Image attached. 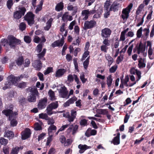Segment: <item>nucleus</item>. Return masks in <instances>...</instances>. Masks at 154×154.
<instances>
[{
  "label": "nucleus",
  "mask_w": 154,
  "mask_h": 154,
  "mask_svg": "<svg viewBox=\"0 0 154 154\" xmlns=\"http://www.w3.org/2000/svg\"><path fill=\"white\" fill-rule=\"evenodd\" d=\"M25 77V75H21L16 77L11 75L7 78V81L5 83V86L3 88V89L5 90L7 88H11L13 85H16L17 82L19 81Z\"/></svg>",
  "instance_id": "1"
},
{
  "label": "nucleus",
  "mask_w": 154,
  "mask_h": 154,
  "mask_svg": "<svg viewBox=\"0 0 154 154\" xmlns=\"http://www.w3.org/2000/svg\"><path fill=\"white\" fill-rule=\"evenodd\" d=\"M13 106L11 105L9 106L8 109L2 111V113L6 115V116H9V119L10 121V124L11 126L14 127L16 126L17 123L15 116L17 115L16 112L13 113L12 110L13 109Z\"/></svg>",
  "instance_id": "2"
},
{
  "label": "nucleus",
  "mask_w": 154,
  "mask_h": 154,
  "mask_svg": "<svg viewBox=\"0 0 154 154\" xmlns=\"http://www.w3.org/2000/svg\"><path fill=\"white\" fill-rule=\"evenodd\" d=\"M2 45L5 46V43L9 45L11 48H14L17 45L20 44L21 43L20 40L17 39L14 36L12 35L8 36L7 39L5 40L2 39L1 40Z\"/></svg>",
  "instance_id": "3"
},
{
  "label": "nucleus",
  "mask_w": 154,
  "mask_h": 154,
  "mask_svg": "<svg viewBox=\"0 0 154 154\" xmlns=\"http://www.w3.org/2000/svg\"><path fill=\"white\" fill-rule=\"evenodd\" d=\"M65 24L63 23L60 28V31L62 33L61 34L62 36V37L60 40L56 41L52 43L51 44L52 47L54 48L57 46H62L63 45L64 43L63 36H66L67 33V31L66 30H65Z\"/></svg>",
  "instance_id": "4"
},
{
  "label": "nucleus",
  "mask_w": 154,
  "mask_h": 154,
  "mask_svg": "<svg viewBox=\"0 0 154 154\" xmlns=\"http://www.w3.org/2000/svg\"><path fill=\"white\" fill-rule=\"evenodd\" d=\"M133 6V4L131 3L127 7L123 9L121 17L124 20H126L128 18L129 14Z\"/></svg>",
  "instance_id": "5"
},
{
  "label": "nucleus",
  "mask_w": 154,
  "mask_h": 154,
  "mask_svg": "<svg viewBox=\"0 0 154 154\" xmlns=\"http://www.w3.org/2000/svg\"><path fill=\"white\" fill-rule=\"evenodd\" d=\"M71 115L69 114V112H66L63 113V116L67 119L68 121L69 122H73L76 117V112L74 109L71 110Z\"/></svg>",
  "instance_id": "6"
},
{
  "label": "nucleus",
  "mask_w": 154,
  "mask_h": 154,
  "mask_svg": "<svg viewBox=\"0 0 154 154\" xmlns=\"http://www.w3.org/2000/svg\"><path fill=\"white\" fill-rule=\"evenodd\" d=\"M26 10L24 7H20L18 10L14 12V18L18 19L21 18L22 16H23Z\"/></svg>",
  "instance_id": "7"
},
{
  "label": "nucleus",
  "mask_w": 154,
  "mask_h": 154,
  "mask_svg": "<svg viewBox=\"0 0 154 154\" xmlns=\"http://www.w3.org/2000/svg\"><path fill=\"white\" fill-rule=\"evenodd\" d=\"M58 91L60 97L66 99L69 98V96L68 95V92L66 88L64 86H61L60 88L58 89Z\"/></svg>",
  "instance_id": "8"
},
{
  "label": "nucleus",
  "mask_w": 154,
  "mask_h": 154,
  "mask_svg": "<svg viewBox=\"0 0 154 154\" xmlns=\"http://www.w3.org/2000/svg\"><path fill=\"white\" fill-rule=\"evenodd\" d=\"M24 18L30 26L34 24V15L31 12L28 13L24 16Z\"/></svg>",
  "instance_id": "9"
},
{
  "label": "nucleus",
  "mask_w": 154,
  "mask_h": 154,
  "mask_svg": "<svg viewBox=\"0 0 154 154\" xmlns=\"http://www.w3.org/2000/svg\"><path fill=\"white\" fill-rule=\"evenodd\" d=\"M96 12V10L93 9L90 11L89 10H83L82 12V16L84 17L83 19L85 20L87 19L88 16L91 14H93Z\"/></svg>",
  "instance_id": "10"
},
{
  "label": "nucleus",
  "mask_w": 154,
  "mask_h": 154,
  "mask_svg": "<svg viewBox=\"0 0 154 154\" xmlns=\"http://www.w3.org/2000/svg\"><path fill=\"white\" fill-rule=\"evenodd\" d=\"M38 93L36 89L34 90L33 92L30 93L28 98V100L31 102H34L36 100V97L35 95L38 96Z\"/></svg>",
  "instance_id": "11"
},
{
  "label": "nucleus",
  "mask_w": 154,
  "mask_h": 154,
  "mask_svg": "<svg viewBox=\"0 0 154 154\" xmlns=\"http://www.w3.org/2000/svg\"><path fill=\"white\" fill-rule=\"evenodd\" d=\"M96 22L94 20H92L90 21H86L84 24V29L85 30L91 28L96 25Z\"/></svg>",
  "instance_id": "12"
},
{
  "label": "nucleus",
  "mask_w": 154,
  "mask_h": 154,
  "mask_svg": "<svg viewBox=\"0 0 154 154\" xmlns=\"http://www.w3.org/2000/svg\"><path fill=\"white\" fill-rule=\"evenodd\" d=\"M47 102V99L46 98H44L40 100L38 103V107L40 109L45 108Z\"/></svg>",
  "instance_id": "13"
},
{
  "label": "nucleus",
  "mask_w": 154,
  "mask_h": 154,
  "mask_svg": "<svg viewBox=\"0 0 154 154\" xmlns=\"http://www.w3.org/2000/svg\"><path fill=\"white\" fill-rule=\"evenodd\" d=\"M31 133L30 129L26 128L24 131H23L21 134V138L23 140H25L29 137Z\"/></svg>",
  "instance_id": "14"
},
{
  "label": "nucleus",
  "mask_w": 154,
  "mask_h": 154,
  "mask_svg": "<svg viewBox=\"0 0 154 154\" xmlns=\"http://www.w3.org/2000/svg\"><path fill=\"white\" fill-rule=\"evenodd\" d=\"M111 33V31L110 29L105 28L103 29L101 31V35L102 37L108 38L109 37Z\"/></svg>",
  "instance_id": "15"
},
{
  "label": "nucleus",
  "mask_w": 154,
  "mask_h": 154,
  "mask_svg": "<svg viewBox=\"0 0 154 154\" xmlns=\"http://www.w3.org/2000/svg\"><path fill=\"white\" fill-rule=\"evenodd\" d=\"M145 48L141 45H139L137 49V53L139 54H140L144 57L146 55V52L145 51Z\"/></svg>",
  "instance_id": "16"
},
{
  "label": "nucleus",
  "mask_w": 154,
  "mask_h": 154,
  "mask_svg": "<svg viewBox=\"0 0 154 154\" xmlns=\"http://www.w3.org/2000/svg\"><path fill=\"white\" fill-rule=\"evenodd\" d=\"M78 128V126L77 125H75L74 126L72 125L67 129V131L69 133L72 132V134L74 135L77 132Z\"/></svg>",
  "instance_id": "17"
},
{
  "label": "nucleus",
  "mask_w": 154,
  "mask_h": 154,
  "mask_svg": "<svg viewBox=\"0 0 154 154\" xmlns=\"http://www.w3.org/2000/svg\"><path fill=\"white\" fill-rule=\"evenodd\" d=\"M34 42L35 43L43 44L45 42L46 40L44 36H42L41 38L37 36H35L34 37Z\"/></svg>",
  "instance_id": "18"
},
{
  "label": "nucleus",
  "mask_w": 154,
  "mask_h": 154,
  "mask_svg": "<svg viewBox=\"0 0 154 154\" xmlns=\"http://www.w3.org/2000/svg\"><path fill=\"white\" fill-rule=\"evenodd\" d=\"M78 147L80 149L79 151V153H82L86 149L91 148V147L88 146L85 144H80L79 145Z\"/></svg>",
  "instance_id": "19"
},
{
  "label": "nucleus",
  "mask_w": 154,
  "mask_h": 154,
  "mask_svg": "<svg viewBox=\"0 0 154 154\" xmlns=\"http://www.w3.org/2000/svg\"><path fill=\"white\" fill-rule=\"evenodd\" d=\"M130 72L132 74H136L138 77V79L137 81H139L141 77V72L140 71L133 68L131 69Z\"/></svg>",
  "instance_id": "20"
},
{
  "label": "nucleus",
  "mask_w": 154,
  "mask_h": 154,
  "mask_svg": "<svg viewBox=\"0 0 154 154\" xmlns=\"http://www.w3.org/2000/svg\"><path fill=\"white\" fill-rule=\"evenodd\" d=\"M32 66L35 69L38 70H39L42 67V64L39 60H36L32 63Z\"/></svg>",
  "instance_id": "21"
},
{
  "label": "nucleus",
  "mask_w": 154,
  "mask_h": 154,
  "mask_svg": "<svg viewBox=\"0 0 154 154\" xmlns=\"http://www.w3.org/2000/svg\"><path fill=\"white\" fill-rule=\"evenodd\" d=\"M66 72V70L65 69H59L56 71L55 76L58 78L61 77Z\"/></svg>",
  "instance_id": "22"
},
{
  "label": "nucleus",
  "mask_w": 154,
  "mask_h": 154,
  "mask_svg": "<svg viewBox=\"0 0 154 154\" xmlns=\"http://www.w3.org/2000/svg\"><path fill=\"white\" fill-rule=\"evenodd\" d=\"M62 19L63 21H71L73 18L72 16L69 15L68 12H65L63 14L62 17Z\"/></svg>",
  "instance_id": "23"
},
{
  "label": "nucleus",
  "mask_w": 154,
  "mask_h": 154,
  "mask_svg": "<svg viewBox=\"0 0 154 154\" xmlns=\"http://www.w3.org/2000/svg\"><path fill=\"white\" fill-rule=\"evenodd\" d=\"M119 4L116 2H114L111 5L109 8V11H115L118 10L119 7Z\"/></svg>",
  "instance_id": "24"
},
{
  "label": "nucleus",
  "mask_w": 154,
  "mask_h": 154,
  "mask_svg": "<svg viewBox=\"0 0 154 154\" xmlns=\"http://www.w3.org/2000/svg\"><path fill=\"white\" fill-rule=\"evenodd\" d=\"M103 12V8L102 7H99L98 9L97 10L96 13L94 14L93 17L95 18H100Z\"/></svg>",
  "instance_id": "25"
},
{
  "label": "nucleus",
  "mask_w": 154,
  "mask_h": 154,
  "mask_svg": "<svg viewBox=\"0 0 154 154\" xmlns=\"http://www.w3.org/2000/svg\"><path fill=\"white\" fill-rule=\"evenodd\" d=\"M23 148V146H16L12 148L11 152V154H17L20 150H22Z\"/></svg>",
  "instance_id": "26"
},
{
  "label": "nucleus",
  "mask_w": 154,
  "mask_h": 154,
  "mask_svg": "<svg viewBox=\"0 0 154 154\" xmlns=\"http://www.w3.org/2000/svg\"><path fill=\"white\" fill-rule=\"evenodd\" d=\"M146 61L144 58H140L138 59V65L139 68L145 67L146 66Z\"/></svg>",
  "instance_id": "27"
},
{
  "label": "nucleus",
  "mask_w": 154,
  "mask_h": 154,
  "mask_svg": "<svg viewBox=\"0 0 154 154\" xmlns=\"http://www.w3.org/2000/svg\"><path fill=\"white\" fill-rule=\"evenodd\" d=\"M4 136L10 139H12L14 137V134L13 132L11 131H5Z\"/></svg>",
  "instance_id": "28"
},
{
  "label": "nucleus",
  "mask_w": 154,
  "mask_h": 154,
  "mask_svg": "<svg viewBox=\"0 0 154 154\" xmlns=\"http://www.w3.org/2000/svg\"><path fill=\"white\" fill-rule=\"evenodd\" d=\"M130 79L131 81L133 82V83H129V86L132 87L134 85H135L136 83L138 82V81H137L138 79V77L136 78V79L135 80V78L134 76L133 75L130 76Z\"/></svg>",
  "instance_id": "29"
},
{
  "label": "nucleus",
  "mask_w": 154,
  "mask_h": 154,
  "mask_svg": "<svg viewBox=\"0 0 154 154\" xmlns=\"http://www.w3.org/2000/svg\"><path fill=\"white\" fill-rule=\"evenodd\" d=\"M67 8L68 10L72 11L74 13H75L77 11V7L76 6H73L71 5H68Z\"/></svg>",
  "instance_id": "30"
},
{
  "label": "nucleus",
  "mask_w": 154,
  "mask_h": 154,
  "mask_svg": "<svg viewBox=\"0 0 154 154\" xmlns=\"http://www.w3.org/2000/svg\"><path fill=\"white\" fill-rule=\"evenodd\" d=\"M48 94L49 95L50 100L52 101H54L56 99V97L55 95L54 92L50 90L48 92Z\"/></svg>",
  "instance_id": "31"
},
{
  "label": "nucleus",
  "mask_w": 154,
  "mask_h": 154,
  "mask_svg": "<svg viewBox=\"0 0 154 154\" xmlns=\"http://www.w3.org/2000/svg\"><path fill=\"white\" fill-rule=\"evenodd\" d=\"M121 80L122 84H123L126 87L129 86V84L127 83L129 80V77L128 75H127L125 76L124 80L123 81L122 78L121 79Z\"/></svg>",
  "instance_id": "32"
},
{
  "label": "nucleus",
  "mask_w": 154,
  "mask_h": 154,
  "mask_svg": "<svg viewBox=\"0 0 154 154\" xmlns=\"http://www.w3.org/2000/svg\"><path fill=\"white\" fill-rule=\"evenodd\" d=\"M63 8V4L62 2H60L58 3L56 5L55 7V10L56 11H59L62 10Z\"/></svg>",
  "instance_id": "33"
},
{
  "label": "nucleus",
  "mask_w": 154,
  "mask_h": 154,
  "mask_svg": "<svg viewBox=\"0 0 154 154\" xmlns=\"http://www.w3.org/2000/svg\"><path fill=\"white\" fill-rule=\"evenodd\" d=\"M112 81V76L111 75H109L107 77L106 84L108 87L111 86Z\"/></svg>",
  "instance_id": "34"
},
{
  "label": "nucleus",
  "mask_w": 154,
  "mask_h": 154,
  "mask_svg": "<svg viewBox=\"0 0 154 154\" xmlns=\"http://www.w3.org/2000/svg\"><path fill=\"white\" fill-rule=\"evenodd\" d=\"M52 21V19L51 18L47 22L46 26L44 27V29L46 30H48L50 29L51 26V22Z\"/></svg>",
  "instance_id": "35"
},
{
  "label": "nucleus",
  "mask_w": 154,
  "mask_h": 154,
  "mask_svg": "<svg viewBox=\"0 0 154 154\" xmlns=\"http://www.w3.org/2000/svg\"><path fill=\"white\" fill-rule=\"evenodd\" d=\"M106 59L108 60V64L109 66L112 64L113 61V58L109 56L108 54H107L105 55Z\"/></svg>",
  "instance_id": "36"
},
{
  "label": "nucleus",
  "mask_w": 154,
  "mask_h": 154,
  "mask_svg": "<svg viewBox=\"0 0 154 154\" xmlns=\"http://www.w3.org/2000/svg\"><path fill=\"white\" fill-rule=\"evenodd\" d=\"M39 118L47 120L48 119V115L45 113H41L38 115Z\"/></svg>",
  "instance_id": "37"
},
{
  "label": "nucleus",
  "mask_w": 154,
  "mask_h": 154,
  "mask_svg": "<svg viewBox=\"0 0 154 154\" xmlns=\"http://www.w3.org/2000/svg\"><path fill=\"white\" fill-rule=\"evenodd\" d=\"M144 5L143 4H141L138 7L136 12V15H139L142 11L144 7Z\"/></svg>",
  "instance_id": "38"
},
{
  "label": "nucleus",
  "mask_w": 154,
  "mask_h": 154,
  "mask_svg": "<svg viewBox=\"0 0 154 154\" xmlns=\"http://www.w3.org/2000/svg\"><path fill=\"white\" fill-rule=\"evenodd\" d=\"M43 3V1L42 0L40 1L39 4L37 5L36 9L35 10V12L38 13L39 11H41L42 8V6Z\"/></svg>",
  "instance_id": "39"
},
{
  "label": "nucleus",
  "mask_w": 154,
  "mask_h": 154,
  "mask_svg": "<svg viewBox=\"0 0 154 154\" xmlns=\"http://www.w3.org/2000/svg\"><path fill=\"white\" fill-rule=\"evenodd\" d=\"M42 124V122L39 123L36 122L35 124L34 129L37 131L40 130L42 129L41 125Z\"/></svg>",
  "instance_id": "40"
},
{
  "label": "nucleus",
  "mask_w": 154,
  "mask_h": 154,
  "mask_svg": "<svg viewBox=\"0 0 154 154\" xmlns=\"http://www.w3.org/2000/svg\"><path fill=\"white\" fill-rule=\"evenodd\" d=\"M111 5V2L110 0H107L104 3V10H109V6Z\"/></svg>",
  "instance_id": "41"
},
{
  "label": "nucleus",
  "mask_w": 154,
  "mask_h": 154,
  "mask_svg": "<svg viewBox=\"0 0 154 154\" xmlns=\"http://www.w3.org/2000/svg\"><path fill=\"white\" fill-rule=\"evenodd\" d=\"M51 108L53 109H56L58 106V102L56 101L50 104L49 105Z\"/></svg>",
  "instance_id": "42"
},
{
  "label": "nucleus",
  "mask_w": 154,
  "mask_h": 154,
  "mask_svg": "<svg viewBox=\"0 0 154 154\" xmlns=\"http://www.w3.org/2000/svg\"><path fill=\"white\" fill-rule=\"evenodd\" d=\"M52 109H53L48 106L47 107L46 109V113L47 114L49 115H51L54 113H55V112H53L52 111Z\"/></svg>",
  "instance_id": "43"
},
{
  "label": "nucleus",
  "mask_w": 154,
  "mask_h": 154,
  "mask_svg": "<svg viewBox=\"0 0 154 154\" xmlns=\"http://www.w3.org/2000/svg\"><path fill=\"white\" fill-rule=\"evenodd\" d=\"M23 58L22 57H20L16 60V63L18 66H20L23 64Z\"/></svg>",
  "instance_id": "44"
},
{
  "label": "nucleus",
  "mask_w": 154,
  "mask_h": 154,
  "mask_svg": "<svg viewBox=\"0 0 154 154\" xmlns=\"http://www.w3.org/2000/svg\"><path fill=\"white\" fill-rule=\"evenodd\" d=\"M8 143V140L4 138L1 137L0 138V143L1 144L4 145H6Z\"/></svg>",
  "instance_id": "45"
},
{
  "label": "nucleus",
  "mask_w": 154,
  "mask_h": 154,
  "mask_svg": "<svg viewBox=\"0 0 154 154\" xmlns=\"http://www.w3.org/2000/svg\"><path fill=\"white\" fill-rule=\"evenodd\" d=\"M16 85H17L18 87L20 88H23L26 87V83L25 82H22L18 84H17Z\"/></svg>",
  "instance_id": "46"
},
{
  "label": "nucleus",
  "mask_w": 154,
  "mask_h": 154,
  "mask_svg": "<svg viewBox=\"0 0 154 154\" xmlns=\"http://www.w3.org/2000/svg\"><path fill=\"white\" fill-rule=\"evenodd\" d=\"M30 64L29 60L28 59H26L24 61H23V64L25 67H27L29 66Z\"/></svg>",
  "instance_id": "47"
},
{
  "label": "nucleus",
  "mask_w": 154,
  "mask_h": 154,
  "mask_svg": "<svg viewBox=\"0 0 154 154\" xmlns=\"http://www.w3.org/2000/svg\"><path fill=\"white\" fill-rule=\"evenodd\" d=\"M90 56H88L83 63V66L85 69H86L88 65Z\"/></svg>",
  "instance_id": "48"
},
{
  "label": "nucleus",
  "mask_w": 154,
  "mask_h": 154,
  "mask_svg": "<svg viewBox=\"0 0 154 154\" xmlns=\"http://www.w3.org/2000/svg\"><path fill=\"white\" fill-rule=\"evenodd\" d=\"M125 36L126 34L122 32L120 36L119 41L122 42L124 41L126 39Z\"/></svg>",
  "instance_id": "49"
},
{
  "label": "nucleus",
  "mask_w": 154,
  "mask_h": 154,
  "mask_svg": "<svg viewBox=\"0 0 154 154\" xmlns=\"http://www.w3.org/2000/svg\"><path fill=\"white\" fill-rule=\"evenodd\" d=\"M53 71V68L51 67H48L44 71V74L45 75H47Z\"/></svg>",
  "instance_id": "50"
},
{
  "label": "nucleus",
  "mask_w": 154,
  "mask_h": 154,
  "mask_svg": "<svg viewBox=\"0 0 154 154\" xmlns=\"http://www.w3.org/2000/svg\"><path fill=\"white\" fill-rule=\"evenodd\" d=\"M46 51V50L45 48H44L43 49L42 52L38 54V56L39 58H41L43 57L45 55V54Z\"/></svg>",
  "instance_id": "51"
},
{
  "label": "nucleus",
  "mask_w": 154,
  "mask_h": 154,
  "mask_svg": "<svg viewBox=\"0 0 154 154\" xmlns=\"http://www.w3.org/2000/svg\"><path fill=\"white\" fill-rule=\"evenodd\" d=\"M89 54V52L88 51H85L83 54L81 60L83 61L85 59L88 57Z\"/></svg>",
  "instance_id": "52"
},
{
  "label": "nucleus",
  "mask_w": 154,
  "mask_h": 154,
  "mask_svg": "<svg viewBox=\"0 0 154 154\" xmlns=\"http://www.w3.org/2000/svg\"><path fill=\"white\" fill-rule=\"evenodd\" d=\"M113 143L115 145H117L120 143V140L119 138L115 137L113 140Z\"/></svg>",
  "instance_id": "53"
},
{
  "label": "nucleus",
  "mask_w": 154,
  "mask_h": 154,
  "mask_svg": "<svg viewBox=\"0 0 154 154\" xmlns=\"http://www.w3.org/2000/svg\"><path fill=\"white\" fill-rule=\"evenodd\" d=\"M24 40L25 42L27 43H30L31 41V39L28 36H25L24 38Z\"/></svg>",
  "instance_id": "54"
},
{
  "label": "nucleus",
  "mask_w": 154,
  "mask_h": 154,
  "mask_svg": "<svg viewBox=\"0 0 154 154\" xmlns=\"http://www.w3.org/2000/svg\"><path fill=\"white\" fill-rule=\"evenodd\" d=\"M80 79L83 83H85L87 79L85 78V75L84 73H82L80 76Z\"/></svg>",
  "instance_id": "55"
},
{
  "label": "nucleus",
  "mask_w": 154,
  "mask_h": 154,
  "mask_svg": "<svg viewBox=\"0 0 154 154\" xmlns=\"http://www.w3.org/2000/svg\"><path fill=\"white\" fill-rule=\"evenodd\" d=\"M43 44H39L37 46L36 48V51L38 53L40 52L42 48Z\"/></svg>",
  "instance_id": "56"
},
{
  "label": "nucleus",
  "mask_w": 154,
  "mask_h": 154,
  "mask_svg": "<svg viewBox=\"0 0 154 154\" xmlns=\"http://www.w3.org/2000/svg\"><path fill=\"white\" fill-rule=\"evenodd\" d=\"M19 28L21 31H23L25 30L26 28L25 23L23 22L21 23L20 24Z\"/></svg>",
  "instance_id": "57"
},
{
  "label": "nucleus",
  "mask_w": 154,
  "mask_h": 154,
  "mask_svg": "<svg viewBox=\"0 0 154 154\" xmlns=\"http://www.w3.org/2000/svg\"><path fill=\"white\" fill-rule=\"evenodd\" d=\"M123 59V55H120V56H119L116 60V63L117 64H119L120 62H121Z\"/></svg>",
  "instance_id": "58"
},
{
  "label": "nucleus",
  "mask_w": 154,
  "mask_h": 154,
  "mask_svg": "<svg viewBox=\"0 0 154 154\" xmlns=\"http://www.w3.org/2000/svg\"><path fill=\"white\" fill-rule=\"evenodd\" d=\"M142 27H140L137 31V37L139 38L142 35Z\"/></svg>",
  "instance_id": "59"
},
{
  "label": "nucleus",
  "mask_w": 154,
  "mask_h": 154,
  "mask_svg": "<svg viewBox=\"0 0 154 154\" xmlns=\"http://www.w3.org/2000/svg\"><path fill=\"white\" fill-rule=\"evenodd\" d=\"M108 46H106V45H102L101 46V51L104 52H106L108 48L107 47Z\"/></svg>",
  "instance_id": "60"
},
{
  "label": "nucleus",
  "mask_w": 154,
  "mask_h": 154,
  "mask_svg": "<svg viewBox=\"0 0 154 154\" xmlns=\"http://www.w3.org/2000/svg\"><path fill=\"white\" fill-rule=\"evenodd\" d=\"M133 47V45L132 44L130 46L128 50L127 53L128 55L130 56L131 54L132 49Z\"/></svg>",
  "instance_id": "61"
},
{
  "label": "nucleus",
  "mask_w": 154,
  "mask_h": 154,
  "mask_svg": "<svg viewBox=\"0 0 154 154\" xmlns=\"http://www.w3.org/2000/svg\"><path fill=\"white\" fill-rule=\"evenodd\" d=\"M117 68V65H115L112 66L109 69V72L111 73H113L115 72Z\"/></svg>",
  "instance_id": "62"
},
{
  "label": "nucleus",
  "mask_w": 154,
  "mask_h": 154,
  "mask_svg": "<svg viewBox=\"0 0 154 154\" xmlns=\"http://www.w3.org/2000/svg\"><path fill=\"white\" fill-rule=\"evenodd\" d=\"M13 5V1L12 0H9L7 1V5L8 8L9 9H10L11 7Z\"/></svg>",
  "instance_id": "63"
},
{
  "label": "nucleus",
  "mask_w": 154,
  "mask_h": 154,
  "mask_svg": "<svg viewBox=\"0 0 154 154\" xmlns=\"http://www.w3.org/2000/svg\"><path fill=\"white\" fill-rule=\"evenodd\" d=\"M3 151L5 154H9V148L7 146H5L3 147Z\"/></svg>",
  "instance_id": "64"
}]
</instances>
